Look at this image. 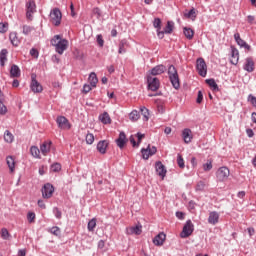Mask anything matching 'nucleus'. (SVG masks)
Returning <instances> with one entry per match:
<instances>
[{"instance_id":"obj_1","label":"nucleus","mask_w":256,"mask_h":256,"mask_svg":"<svg viewBox=\"0 0 256 256\" xmlns=\"http://www.w3.org/2000/svg\"><path fill=\"white\" fill-rule=\"evenodd\" d=\"M168 77L176 90L181 88V82L179 81V73L177 72V68L174 65H170L168 67Z\"/></svg>"},{"instance_id":"obj_2","label":"nucleus","mask_w":256,"mask_h":256,"mask_svg":"<svg viewBox=\"0 0 256 256\" xmlns=\"http://www.w3.org/2000/svg\"><path fill=\"white\" fill-rule=\"evenodd\" d=\"M61 19H63V14L59 8H54L50 12V21L55 25V27H59L61 25Z\"/></svg>"},{"instance_id":"obj_3","label":"nucleus","mask_w":256,"mask_h":256,"mask_svg":"<svg viewBox=\"0 0 256 256\" xmlns=\"http://www.w3.org/2000/svg\"><path fill=\"white\" fill-rule=\"evenodd\" d=\"M159 87H161V82L159 78L155 76L148 75L147 76V89L148 91H158Z\"/></svg>"},{"instance_id":"obj_4","label":"nucleus","mask_w":256,"mask_h":256,"mask_svg":"<svg viewBox=\"0 0 256 256\" xmlns=\"http://www.w3.org/2000/svg\"><path fill=\"white\" fill-rule=\"evenodd\" d=\"M193 231H195V225H193L191 220H187L182 232L180 233V237L182 239H187V237H191V235H193Z\"/></svg>"},{"instance_id":"obj_5","label":"nucleus","mask_w":256,"mask_h":256,"mask_svg":"<svg viewBox=\"0 0 256 256\" xmlns=\"http://www.w3.org/2000/svg\"><path fill=\"white\" fill-rule=\"evenodd\" d=\"M229 175V168H227L226 166H222L216 172V179L220 183H223V181H227V179H229Z\"/></svg>"},{"instance_id":"obj_6","label":"nucleus","mask_w":256,"mask_h":256,"mask_svg":"<svg viewBox=\"0 0 256 256\" xmlns=\"http://www.w3.org/2000/svg\"><path fill=\"white\" fill-rule=\"evenodd\" d=\"M196 69L200 77H207V63H205V59L198 58L196 60Z\"/></svg>"},{"instance_id":"obj_7","label":"nucleus","mask_w":256,"mask_h":256,"mask_svg":"<svg viewBox=\"0 0 256 256\" xmlns=\"http://www.w3.org/2000/svg\"><path fill=\"white\" fill-rule=\"evenodd\" d=\"M53 193H55V188L53 187V184L46 183L42 187V197L44 199H51V197H53Z\"/></svg>"},{"instance_id":"obj_8","label":"nucleus","mask_w":256,"mask_h":256,"mask_svg":"<svg viewBox=\"0 0 256 256\" xmlns=\"http://www.w3.org/2000/svg\"><path fill=\"white\" fill-rule=\"evenodd\" d=\"M56 123L59 129H62L64 131L71 129V123H69V119H67V117L65 116H58L56 118Z\"/></svg>"},{"instance_id":"obj_9","label":"nucleus","mask_w":256,"mask_h":256,"mask_svg":"<svg viewBox=\"0 0 256 256\" xmlns=\"http://www.w3.org/2000/svg\"><path fill=\"white\" fill-rule=\"evenodd\" d=\"M26 17L31 21L33 19V13L37 12V5L35 4V1L29 0L26 4Z\"/></svg>"},{"instance_id":"obj_10","label":"nucleus","mask_w":256,"mask_h":256,"mask_svg":"<svg viewBox=\"0 0 256 256\" xmlns=\"http://www.w3.org/2000/svg\"><path fill=\"white\" fill-rule=\"evenodd\" d=\"M142 157L143 159L147 160L149 157H152V155H155L157 153V147L148 145L147 148L141 149Z\"/></svg>"},{"instance_id":"obj_11","label":"nucleus","mask_w":256,"mask_h":256,"mask_svg":"<svg viewBox=\"0 0 256 256\" xmlns=\"http://www.w3.org/2000/svg\"><path fill=\"white\" fill-rule=\"evenodd\" d=\"M36 75L32 74L31 79V90L33 91V93H41L43 91V86L41 85V83H39L36 79Z\"/></svg>"},{"instance_id":"obj_12","label":"nucleus","mask_w":256,"mask_h":256,"mask_svg":"<svg viewBox=\"0 0 256 256\" xmlns=\"http://www.w3.org/2000/svg\"><path fill=\"white\" fill-rule=\"evenodd\" d=\"M67 47H69V41L67 39L60 40V42L55 47L56 53L63 55V53L67 51Z\"/></svg>"},{"instance_id":"obj_13","label":"nucleus","mask_w":256,"mask_h":256,"mask_svg":"<svg viewBox=\"0 0 256 256\" xmlns=\"http://www.w3.org/2000/svg\"><path fill=\"white\" fill-rule=\"evenodd\" d=\"M155 169L157 175H159V177H162V179H165V175H167V169H165V165H163L161 161H157L155 163Z\"/></svg>"},{"instance_id":"obj_14","label":"nucleus","mask_w":256,"mask_h":256,"mask_svg":"<svg viewBox=\"0 0 256 256\" xmlns=\"http://www.w3.org/2000/svg\"><path fill=\"white\" fill-rule=\"evenodd\" d=\"M164 71H167V67H165V65H163V64H160V65H157L154 68H152L150 70V74H148V75L155 77L157 75H163Z\"/></svg>"},{"instance_id":"obj_15","label":"nucleus","mask_w":256,"mask_h":256,"mask_svg":"<svg viewBox=\"0 0 256 256\" xmlns=\"http://www.w3.org/2000/svg\"><path fill=\"white\" fill-rule=\"evenodd\" d=\"M243 69L248 73H253V71H255V62L253 61V58L248 57L245 59V64L243 66Z\"/></svg>"},{"instance_id":"obj_16","label":"nucleus","mask_w":256,"mask_h":256,"mask_svg":"<svg viewBox=\"0 0 256 256\" xmlns=\"http://www.w3.org/2000/svg\"><path fill=\"white\" fill-rule=\"evenodd\" d=\"M234 39L239 47H244V49H247V51H251V46L247 44L245 40L241 39V35L239 33L234 34Z\"/></svg>"},{"instance_id":"obj_17","label":"nucleus","mask_w":256,"mask_h":256,"mask_svg":"<svg viewBox=\"0 0 256 256\" xmlns=\"http://www.w3.org/2000/svg\"><path fill=\"white\" fill-rule=\"evenodd\" d=\"M230 63L231 65H237V63H239V50H237L235 46H231Z\"/></svg>"},{"instance_id":"obj_18","label":"nucleus","mask_w":256,"mask_h":256,"mask_svg":"<svg viewBox=\"0 0 256 256\" xmlns=\"http://www.w3.org/2000/svg\"><path fill=\"white\" fill-rule=\"evenodd\" d=\"M116 144L119 149H123L127 144V135L125 132H120L118 139H116Z\"/></svg>"},{"instance_id":"obj_19","label":"nucleus","mask_w":256,"mask_h":256,"mask_svg":"<svg viewBox=\"0 0 256 256\" xmlns=\"http://www.w3.org/2000/svg\"><path fill=\"white\" fill-rule=\"evenodd\" d=\"M166 238H167V235H165V233L161 232L154 237L153 243L157 247H161V245H163V243H165Z\"/></svg>"},{"instance_id":"obj_20","label":"nucleus","mask_w":256,"mask_h":256,"mask_svg":"<svg viewBox=\"0 0 256 256\" xmlns=\"http://www.w3.org/2000/svg\"><path fill=\"white\" fill-rule=\"evenodd\" d=\"M107 147H109V141L100 140L97 144V151H99L101 155H105V153H107Z\"/></svg>"},{"instance_id":"obj_21","label":"nucleus","mask_w":256,"mask_h":256,"mask_svg":"<svg viewBox=\"0 0 256 256\" xmlns=\"http://www.w3.org/2000/svg\"><path fill=\"white\" fill-rule=\"evenodd\" d=\"M51 145H53V142L51 141H44L40 145V151L42 155L47 156V154L51 151Z\"/></svg>"},{"instance_id":"obj_22","label":"nucleus","mask_w":256,"mask_h":256,"mask_svg":"<svg viewBox=\"0 0 256 256\" xmlns=\"http://www.w3.org/2000/svg\"><path fill=\"white\" fill-rule=\"evenodd\" d=\"M208 223L210 225H217V223H219V212L217 211L210 212L208 217Z\"/></svg>"},{"instance_id":"obj_23","label":"nucleus","mask_w":256,"mask_h":256,"mask_svg":"<svg viewBox=\"0 0 256 256\" xmlns=\"http://www.w3.org/2000/svg\"><path fill=\"white\" fill-rule=\"evenodd\" d=\"M182 138L184 143H187V144L191 143V141H193V135L191 134V129L185 128L182 131Z\"/></svg>"},{"instance_id":"obj_24","label":"nucleus","mask_w":256,"mask_h":256,"mask_svg":"<svg viewBox=\"0 0 256 256\" xmlns=\"http://www.w3.org/2000/svg\"><path fill=\"white\" fill-rule=\"evenodd\" d=\"M10 77L12 79H15L17 77H21V69L19 68V66H17V64H13L10 68Z\"/></svg>"},{"instance_id":"obj_25","label":"nucleus","mask_w":256,"mask_h":256,"mask_svg":"<svg viewBox=\"0 0 256 256\" xmlns=\"http://www.w3.org/2000/svg\"><path fill=\"white\" fill-rule=\"evenodd\" d=\"M142 229V226L141 225H136V226H133L131 227L127 233L128 235H141V233H143V230Z\"/></svg>"},{"instance_id":"obj_26","label":"nucleus","mask_w":256,"mask_h":256,"mask_svg":"<svg viewBox=\"0 0 256 256\" xmlns=\"http://www.w3.org/2000/svg\"><path fill=\"white\" fill-rule=\"evenodd\" d=\"M88 81H89L91 87H97V83H99L97 74L95 72L90 73Z\"/></svg>"},{"instance_id":"obj_27","label":"nucleus","mask_w":256,"mask_h":256,"mask_svg":"<svg viewBox=\"0 0 256 256\" xmlns=\"http://www.w3.org/2000/svg\"><path fill=\"white\" fill-rule=\"evenodd\" d=\"M173 29H175V22L168 21L164 28V33H166V35H171L173 33Z\"/></svg>"},{"instance_id":"obj_28","label":"nucleus","mask_w":256,"mask_h":256,"mask_svg":"<svg viewBox=\"0 0 256 256\" xmlns=\"http://www.w3.org/2000/svg\"><path fill=\"white\" fill-rule=\"evenodd\" d=\"M30 153L35 159H41V150L37 146H31Z\"/></svg>"},{"instance_id":"obj_29","label":"nucleus","mask_w":256,"mask_h":256,"mask_svg":"<svg viewBox=\"0 0 256 256\" xmlns=\"http://www.w3.org/2000/svg\"><path fill=\"white\" fill-rule=\"evenodd\" d=\"M99 119L101 121V123H103L104 125H109L111 123V117L109 116V113L104 112L103 114H101L99 116Z\"/></svg>"},{"instance_id":"obj_30","label":"nucleus","mask_w":256,"mask_h":256,"mask_svg":"<svg viewBox=\"0 0 256 256\" xmlns=\"http://www.w3.org/2000/svg\"><path fill=\"white\" fill-rule=\"evenodd\" d=\"M9 39L14 47H19V38L17 37V32H11Z\"/></svg>"},{"instance_id":"obj_31","label":"nucleus","mask_w":256,"mask_h":256,"mask_svg":"<svg viewBox=\"0 0 256 256\" xmlns=\"http://www.w3.org/2000/svg\"><path fill=\"white\" fill-rule=\"evenodd\" d=\"M9 51L7 49H2L0 52V65L1 67H5V61H7V54Z\"/></svg>"},{"instance_id":"obj_32","label":"nucleus","mask_w":256,"mask_h":256,"mask_svg":"<svg viewBox=\"0 0 256 256\" xmlns=\"http://www.w3.org/2000/svg\"><path fill=\"white\" fill-rule=\"evenodd\" d=\"M127 45H129V43L127 42V39H122L119 43V49H118V53L120 55H122V53H126L127 50L125 49V47H127Z\"/></svg>"},{"instance_id":"obj_33","label":"nucleus","mask_w":256,"mask_h":256,"mask_svg":"<svg viewBox=\"0 0 256 256\" xmlns=\"http://www.w3.org/2000/svg\"><path fill=\"white\" fill-rule=\"evenodd\" d=\"M6 163L9 167L11 173H13V171H15V159L13 158V156H7Z\"/></svg>"},{"instance_id":"obj_34","label":"nucleus","mask_w":256,"mask_h":256,"mask_svg":"<svg viewBox=\"0 0 256 256\" xmlns=\"http://www.w3.org/2000/svg\"><path fill=\"white\" fill-rule=\"evenodd\" d=\"M183 33H184L186 39H189V41H191V39H193V37L195 35V31H193V29L187 28V27H184Z\"/></svg>"},{"instance_id":"obj_35","label":"nucleus","mask_w":256,"mask_h":256,"mask_svg":"<svg viewBox=\"0 0 256 256\" xmlns=\"http://www.w3.org/2000/svg\"><path fill=\"white\" fill-rule=\"evenodd\" d=\"M184 17H186V19H191L192 21H195V19H197V11L195 10V8H192L188 13L184 14Z\"/></svg>"},{"instance_id":"obj_36","label":"nucleus","mask_w":256,"mask_h":256,"mask_svg":"<svg viewBox=\"0 0 256 256\" xmlns=\"http://www.w3.org/2000/svg\"><path fill=\"white\" fill-rule=\"evenodd\" d=\"M13 139H15V137L12 133L9 130H6L4 132V141H6V143H13Z\"/></svg>"},{"instance_id":"obj_37","label":"nucleus","mask_w":256,"mask_h":256,"mask_svg":"<svg viewBox=\"0 0 256 256\" xmlns=\"http://www.w3.org/2000/svg\"><path fill=\"white\" fill-rule=\"evenodd\" d=\"M206 83L213 89V91H219V86L217 85V82H215V79H207Z\"/></svg>"},{"instance_id":"obj_38","label":"nucleus","mask_w":256,"mask_h":256,"mask_svg":"<svg viewBox=\"0 0 256 256\" xmlns=\"http://www.w3.org/2000/svg\"><path fill=\"white\" fill-rule=\"evenodd\" d=\"M141 117V115L139 114V111L137 110H133L130 114H129V119L130 121H138V119Z\"/></svg>"},{"instance_id":"obj_39","label":"nucleus","mask_w":256,"mask_h":256,"mask_svg":"<svg viewBox=\"0 0 256 256\" xmlns=\"http://www.w3.org/2000/svg\"><path fill=\"white\" fill-rule=\"evenodd\" d=\"M177 165L180 169H185V160L181 154H177Z\"/></svg>"},{"instance_id":"obj_40","label":"nucleus","mask_w":256,"mask_h":256,"mask_svg":"<svg viewBox=\"0 0 256 256\" xmlns=\"http://www.w3.org/2000/svg\"><path fill=\"white\" fill-rule=\"evenodd\" d=\"M95 227H97V219L92 218L89 222H88V231H94Z\"/></svg>"},{"instance_id":"obj_41","label":"nucleus","mask_w":256,"mask_h":256,"mask_svg":"<svg viewBox=\"0 0 256 256\" xmlns=\"http://www.w3.org/2000/svg\"><path fill=\"white\" fill-rule=\"evenodd\" d=\"M1 237H2V239H4V241H7V239H9V237H11V234L9 233V230H7V228L1 229Z\"/></svg>"},{"instance_id":"obj_42","label":"nucleus","mask_w":256,"mask_h":256,"mask_svg":"<svg viewBox=\"0 0 256 256\" xmlns=\"http://www.w3.org/2000/svg\"><path fill=\"white\" fill-rule=\"evenodd\" d=\"M140 111L144 117V121H149V109L143 106L142 108H140Z\"/></svg>"},{"instance_id":"obj_43","label":"nucleus","mask_w":256,"mask_h":256,"mask_svg":"<svg viewBox=\"0 0 256 256\" xmlns=\"http://www.w3.org/2000/svg\"><path fill=\"white\" fill-rule=\"evenodd\" d=\"M50 171H52L53 173H59V171H61V164L57 162L52 164L50 167Z\"/></svg>"},{"instance_id":"obj_44","label":"nucleus","mask_w":256,"mask_h":256,"mask_svg":"<svg viewBox=\"0 0 256 256\" xmlns=\"http://www.w3.org/2000/svg\"><path fill=\"white\" fill-rule=\"evenodd\" d=\"M95 142V136L91 133H88L86 135V143L87 145H93V143Z\"/></svg>"},{"instance_id":"obj_45","label":"nucleus","mask_w":256,"mask_h":256,"mask_svg":"<svg viewBox=\"0 0 256 256\" xmlns=\"http://www.w3.org/2000/svg\"><path fill=\"white\" fill-rule=\"evenodd\" d=\"M50 233H52V235H55L56 237H59V235H61V228L57 226H53L50 229Z\"/></svg>"},{"instance_id":"obj_46","label":"nucleus","mask_w":256,"mask_h":256,"mask_svg":"<svg viewBox=\"0 0 256 256\" xmlns=\"http://www.w3.org/2000/svg\"><path fill=\"white\" fill-rule=\"evenodd\" d=\"M9 31V23H0V33H7Z\"/></svg>"},{"instance_id":"obj_47","label":"nucleus","mask_w":256,"mask_h":256,"mask_svg":"<svg viewBox=\"0 0 256 256\" xmlns=\"http://www.w3.org/2000/svg\"><path fill=\"white\" fill-rule=\"evenodd\" d=\"M61 36L59 35H55L52 39H51V45H53L54 47H56L57 44H59L61 42Z\"/></svg>"},{"instance_id":"obj_48","label":"nucleus","mask_w":256,"mask_h":256,"mask_svg":"<svg viewBox=\"0 0 256 256\" xmlns=\"http://www.w3.org/2000/svg\"><path fill=\"white\" fill-rule=\"evenodd\" d=\"M211 169H213V162L211 160H208L207 163L203 164V170L211 171Z\"/></svg>"},{"instance_id":"obj_49","label":"nucleus","mask_w":256,"mask_h":256,"mask_svg":"<svg viewBox=\"0 0 256 256\" xmlns=\"http://www.w3.org/2000/svg\"><path fill=\"white\" fill-rule=\"evenodd\" d=\"M153 27L157 30L161 29V20L160 18H155L153 21Z\"/></svg>"},{"instance_id":"obj_50","label":"nucleus","mask_w":256,"mask_h":256,"mask_svg":"<svg viewBox=\"0 0 256 256\" xmlns=\"http://www.w3.org/2000/svg\"><path fill=\"white\" fill-rule=\"evenodd\" d=\"M96 39L99 47H103L105 45V40H103V35L101 34L97 35Z\"/></svg>"},{"instance_id":"obj_51","label":"nucleus","mask_w":256,"mask_h":256,"mask_svg":"<svg viewBox=\"0 0 256 256\" xmlns=\"http://www.w3.org/2000/svg\"><path fill=\"white\" fill-rule=\"evenodd\" d=\"M248 102L251 103L252 107H256V97L253 94L248 95Z\"/></svg>"},{"instance_id":"obj_52","label":"nucleus","mask_w":256,"mask_h":256,"mask_svg":"<svg viewBox=\"0 0 256 256\" xmlns=\"http://www.w3.org/2000/svg\"><path fill=\"white\" fill-rule=\"evenodd\" d=\"M31 31H33V27L27 26V25L23 26V34L24 35H29L31 33Z\"/></svg>"},{"instance_id":"obj_53","label":"nucleus","mask_w":256,"mask_h":256,"mask_svg":"<svg viewBox=\"0 0 256 256\" xmlns=\"http://www.w3.org/2000/svg\"><path fill=\"white\" fill-rule=\"evenodd\" d=\"M205 189V182L199 181L196 185V191H203Z\"/></svg>"},{"instance_id":"obj_54","label":"nucleus","mask_w":256,"mask_h":256,"mask_svg":"<svg viewBox=\"0 0 256 256\" xmlns=\"http://www.w3.org/2000/svg\"><path fill=\"white\" fill-rule=\"evenodd\" d=\"M27 219L29 223L35 222V213L34 212H28Z\"/></svg>"},{"instance_id":"obj_55","label":"nucleus","mask_w":256,"mask_h":256,"mask_svg":"<svg viewBox=\"0 0 256 256\" xmlns=\"http://www.w3.org/2000/svg\"><path fill=\"white\" fill-rule=\"evenodd\" d=\"M93 13H94V15H96L97 19H101L102 13H101V9L99 7L94 8Z\"/></svg>"},{"instance_id":"obj_56","label":"nucleus","mask_w":256,"mask_h":256,"mask_svg":"<svg viewBox=\"0 0 256 256\" xmlns=\"http://www.w3.org/2000/svg\"><path fill=\"white\" fill-rule=\"evenodd\" d=\"M30 55H31V57H34V59H38L39 58V51L35 48H32L30 50Z\"/></svg>"},{"instance_id":"obj_57","label":"nucleus","mask_w":256,"mask_h":256,"mask_svg":"<svg viewBox=\"0 0 256 256\" xmlns=\"http://www.w3.org/2000/svg\"><path fill=\"white\" fill-rule=\"evenodd\" d=\"M53 213H54L56 219H61L62 213H61V210H59V208L55 207L53 209Z\"/></svg>"},{"instance_id":"obj_58","label":"nucleus","mask_w":256,"mask_h":256,"mask_svg":"<svg viewBox=\"0 0 256 256\" xmlns=\"http://www.w3.org/2000/svg\"><path fill=\"white\" fill-rule=\"evenodd\" d=\"M7 113V106L0 101V115H6Z\"/></svg>"},{"instance_id":"obj_59","label":"nucleus","mask_w":256,"mask_h":256,"mask_svg":"<svg viewBox=\"0 0 256 256\" xmlns=\"http://www.w3.org/2000/svg\"><path fill=\"white\" fill-rule=\"evenodd\" d=\"M136 137L138 139L137 144H138V147H139V145H141V141H143V139H145V134H141V132H138L136 134Z\"/></svg>"},{"instance_id":"obj_60","label":"nucleus","mask_w":256,"mask_h":256,"mask_svg":"<svg viewBox=\"0 0 256 256\" xmlns=\"http://www.w3.org/2000/svg\"><path fill=\"white\" fill-rule=\"evenodd\" d=\"M196 103H198V104L203 103V92L201 90L198 91V96H197V99H196Z\"/></svg>"},{"instance_id":"obj_61","label":"nucleus","mask_w":256,"mask_h":256,"mask_svg":"<svg viewBox=\"0 0 256 256\" xmlns=\"http://www.w3.org/2000/svg\"><path fill=\"white\" fill-rule=\"evenodd\" d=\"M129 140L132 144V147H139V144L137 143V141H135V137L133 135L130 136Z\"/></svg>"},{"instance_id":"obj_62","label":"nucleus","mask_w":256,"mask_h":256,"mask_svg":"<svg viewBox=\"0 0 256 256\" xmlns=\"http://www.w3.org/2000/svg\"><path fill=\"white\" fill-rule=\"evenodd\" d=\"M82 91H83V93H85V94L89 93V91H91V85H89V84H84Z\"/></svg>"},{"instance_id":"obj_63","label":"nucleus","mask_w":256,"mask_h":256,"mask_svg":"<svg viewBox=\"0 0 256 256\" xmlns=\"http://www.w3.org/2000/svg\"><path fill=\"white\" fill-rule=\"evenodd\" d=\"M165 30L161 31V29L157 30V37L163 39L165 37Z\"/></svg>"},{"instance_id":"obj_64","label":"nucleus","mask_w":256,"mask_h":256,"mask_svg":"<svg viewBox=\"0 0 256 256\" xmlns=\"http://www.w3.org/2000/svg\"><path fill=\"white\" fill-rule=\"evenodd\" d=\"M246 134L248 135V137H255V132H253V129L248 128L246 129Z\"/></svg>"}]
</instances>
